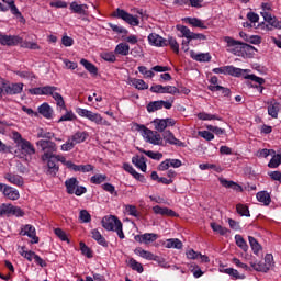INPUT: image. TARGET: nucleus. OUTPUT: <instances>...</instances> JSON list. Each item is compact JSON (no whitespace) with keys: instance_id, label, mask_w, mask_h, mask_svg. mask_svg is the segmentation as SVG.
<instances>
[{"instance_id":"f257e3e1","label":"nucleus","mask_w":281,"mask_h":281,"mask_svg":"<svg viewBox=\"0 0 281 281\" xmlns=\"http://www.w3.org/2000/svg\"><path fill=\"white\" fill-rule=\"evenodd\" d=\"M213 74H223L224 76H234L235 78H245V80H251L257 85H265V79L256 75H250L251 70L236 68L234 66H222L213 69Z\"/></svg>"},{"instance_id":"f03ea898","label":"nucleus","mask_w":281,"mask_h":281,"mask_svg":"<svg viewBox=\"0 0 281 281\" xmlns=\"http://www.w3.org/2000/svg\"><path fill=\"white\" fill-rule=\"evenodd\" d=\"M11 139H13L14 144H16L18 150L15 151L20 159H26L27 157H32V155L36 154V149L34 145L30 143V140L23 138L21 133L16 131H12L10 134Z\"/></svg>"},{"instance_id":"7ed1b4c3","label":"nucleus","mask_w":281,"mask_h":281,"mask_svg":"<svg viewBox=\"0 0 281 281\" xmlns=\"http://www.w3.org/2000/svg\"><path fill=\"white\" fill-rule=\"evenodd\" d=\"M101 225L106 232H115L121 240H124L126 236L124 235L123 224L117 216L106 215L102 218Z\"/></svg>"},{"instance_id":"20e7f679","label":"nucleus","mask_w":281,"mask_h":281,"mask_svg":"<svg viewBox=\"0 0 281 281\" xmlns=\"http://www.w3.org/2000/svg\"><path fill=\"white\" fill-rule=\"evenodd\" d=\"M176 27L178 32H180L179 37L187 38V42L182 41V49L184 52L190 49L188 46L190 45L191 41H207V36L203 35L202 33L191 32L190 29H188L186 25H177Z\"/></svg>"},{"instance_id":"39448f33","label":"nucleus","mask_w":281,"mask_h":281,"mask_svg":"<svg viewBox=\"0 0 281 281\" xmlns=\"http://www.w3.org/2000/svg\"><path fill=\"white\" fill-rule=\"evenodd\" d=\"M76 113L79 115V117H86V120H89V122H93V124H97V126H111V122L102 117V114L95 113L91 110L77 108Z\"/></svg>"},{"instance_id":"423d86ee","label":"nucleus","mask_w":281,"mask_h":281,"mask_svg":"<svg viewBox=\"0 0 281 281\" xmlns=\"http://www.w3.org/2000/svg\"><path fill=\"white\" fill-rule=\"evenodd\" d=\"M137 128L142 135V137L145 139V142H148L149 144H153L154 146H162L164 145V138H161V134L154 132L151 130H148L145 125H137Z\"/></svg>"},{"instance_id":"0eeeda50","label":"nucleus","mask_w":281,"mask_h":281,"mask_svg":"<svg viewBox=\"0 0 281 281\" xmlns=\"http://www.w3.org/2000/svg\"><path fill=\"white\" fill-rule=\"evenodd\" d=\"M224 41L226 42L227 52L231 54H234L235 56H240L243 53V49H254V46L249 44H245L240 41H236L233 37L226 36L224 37Z\"/></svg>"},{"instance_id":"6e6552de","label":"nucleus","mask_w":281,"mask_h":281,"mask_svg":"<svg viewBox=\"0 0 281 281\" xmlns=\"http://www.w3.org/2000/svg\"><path fill=\"white\" fill-rule=\"evenodd\" d=\"M66 192L68 194H76V196H82L87 194V188L80 186L78 178H69L65 181Z\"/></svg>"},{"instance_id":"1a4fd4ad","label":"nucleus","mask_w":281,"mask_h":281,"mask_svg":"<svg viewBox=\"0 0 281 281\" xmlns=\"http://www.w3.org/2000/svg\"><path fill=\"white\" fill-rule=\"evenodd\" d=\"M3 216H16V218H23V216H25V212H23L22 209L19 206L3 203L0 205V217Z\"/></svg>"},{"instance_id":"9d476101","label":"nucleus","mask_w":281,"mask_h":281,"mask_svg":"<svg viewBox=\"0 0 281 281\" xmlns=\"http://www.w3.org/2000/svg\"><path fill=\"white\" fill-rule=\"evenodd\" d=\"M114 16H116V19H122L125 21V23H128V25H132L133 27H137V25H139V18L124 11V9H116Z\"/></svg>"},{"instance_id":"9b49d317","label":"nucleus","mask_w":281,"mask_h":281,"mask_svg":"<svg viewBox=\"0 0 281 281\" xmlns=\"http://www.w3.org/2000/svg\"><path fill=\"white\" fill-rule=\"evenodd\" d=\"M138 71L144 76V78H155V71L157 74H164L166 71H170V67L168 66H154L150 70L146 66H138Z\"/></svg>"},{"instance_id":"f8f14e48","label":"nucleus","mask_w":281,"mask_h":281,"mask_svg":"<svg viewBox=\"0 0 281 281\" xmlns=\"http://www.w3.org/2000/svg\"><path fill=\"white\" fill-rule=\"evenodd\" d=\"M42 160L47 161V175L50 177H56L58 173V165H56V157L52 153H44L42 156Z\"/></svg>"},{"instance_id":"ddd939ff","label":"nucleus","mask_w":281,"mask_h":281,"mask_svg":"<svg viewBox=\"0 0 281 281\" xmlns=\"http://www.w3.org/2000/svg\"><path fill=\"white\" fill-rule=\"evenodd\" d=\"M0 192H2L3 196L9 199L10 201H19V199L21 198L19 190L1 182H0Z\"/></svg>"},{"instance_id":"4468645a","label":"nucleus","mask_w":281,"mask_h":281,"mask_svg":"<svg viewBox=\"0 0 281 281\" xmlns=\"http://www.w3.org/2000/svg\"><path fill=\"white\" fill-rule=\"evenodd\" d=\"M21 236L31 238L32 245L38 244V236H36V228L32 224L22 225L20 231Z\"/></svg>"},{"instance_id":"2eb2a0df","label":"nucleus","mask_w":281,"mask_h":281,"mask_svg":"<svg viewBox=\"0 0 281 281\" xmlns=\"http://www.w3.org/2000/svg\"><path fill=\"white\" fill-rule=\"evenodd\" d=\"M23 42V37L19 35H5L0 33V45H7L8 47H14L19 43Z\"/></svg>"},{"instance_id":"dca6fc26","label":"nucleus","mask_w":281,"mask_h":281,"mask_svg":"<svg viewBox=\"0 0 281 281\" xmlns=\"http://www.w3.org/2000/svg\"><path fill=\"white\" fill-rule=\"evenodd\" d=\"M161 109L170 110L172 109V102L170 101H151L147 104L148 113H155V111H161Z\"/></svg>"},{"instance_id":"f3484780","label":"nucleus","mask_w":281,"mask_h":281,"mask_svg":"<svg viewBox=\"0 0 281 281\" xmlns=\"http://www.w3.org/2000/svg\"><path fill=\"white\" fill-rule=\"evenodd\" d=\"M151 93H169L170 95H177L180 93V90L175 86H161L154 85L150 87Z\"/></svg>"},{"instance_id":"a211bd4d","label":"nucleus","mask_w":281,"mask_h":281,"mask_svg":"<svg viewBox=\"0 0 281 281\" xmlns=\"http://www.w3.org/2000/svg\"><path fill=\"white\" fill-rule=\"evenodd\" d=\"M149 45L154 47H168V40L161 37L157 33H151L147 37Z\"/></svg>"},{"instance_id":"6ab92c4d","label":"nucleus","mask_w":281,"mask_h":281,"mask_svg":"<svg viewBox=\"0 0 281 281\" xmlns=\"http://www.w3.org/2000/svg\"><path fill=\"white\" fill-rule=\"evenodd\" d=\"M52 91H58V88L54 86L32 88L29 90V93H31V95H49Z\"/></svg>"},{"instance_id":"aec40b11","label":"nucleus","mask_w":281,"mask_h":281,"mask_svg":"<svg viewBox=\"0 0 281 281\" xmlns=\"http://www.w3.org/2000/svg\"><path fill=\"white\" fill-rule=\"evenodd\" d=\"M36 144L40 148H42V150L44 153H50V155H54V153H56V150H58L56 143H54L52 140L41 139Z\"/></svg>"},{"instance_id":"412c9836","label":"nucleus","mask_w":281,"mask_h":281,"mask_svg":"<svg viewBox=\"0 0 281 281\" xmlns=\"http://www.w3.org/2000/svg\"><path fill=\"white\" fill-rule=\"evenodd\" d=\"M37 113H40L42 117H45V120H52V117H54V109L47 102L42 103L37 108Z\"/></svg>"},{"instance_id":"4be33fe9","label":"nucleus","mask_w":281,"mask_h":281,"mask_svg":"<svg viewBox=\"0 0 281 281\" xmlns=\"http://www.w3.org/2000/svg\"><path fill=\"white\" fill-rule=\"evenodd\" d=\"M159 238V235L155 233H145L143 235H136L134 239L136 243H143L144 245H149V243H155Z\"/></svg>"},{"instance_id":"5701e85b","label":"nucleus","mask_w":281,"mask_h":281,"mask_svg":"<svg viewBox=\"0 0 281 281\" xmlns=\"http://www.w3.org/2000/svg\"><path fill=\"white\" fill-rule=\"evenodd\" d=\"M69 8L74 14H80L81 16H87V14H89V5L80 4L78 1L71 2Z\"/></svg>"},{"instance_id":"b1692460","label":"nucleus","mask_w":281,"mask_h":281,"mask_svg":"<svg viewBox=\"0 0 281 281\" xmlns=\"http://www.w3.org/2000/svg\"><path fill=\"white\" fill-rule=\"evenodd\" d=\"M268 104V115L273 117V120H278V113H280V103L276 101V99H270L267 102Z\"/></svg>"},{"instance_id":"393cba45","label":"nucleus","mask_w":281,"mask_h":281,"mask_svg":"<svg viewBox=\"0 0 281 281\" xmlns=\"http://www.w3.org/2000/svg\"><path fill=\"white\" fill-rule=\"evenodd\" d=\"M134 254L136 256H139V258H144L145 260H154L155 262H159V256H156L150 251L144 250L142 247H137L134 250Z\"/></svg>"},{"instance_id":"a878e982","label":"nucleus","mask_w":281,"mask_h":281,"mask_svg":"<svg viewBox=\"0 0 281 281\" xmlns=\"http://www.w3.org/2000/svg\"><path fill=\"white\" fill-rule=\"evenodd\" d=\"M189 54L190 58L196 63H210V60H212V55H210V53H196L194 50H190Z\"/></svg>"},{"instance_id":"bb28decb","label":"nucleus","mask_w":281,"mask_h":281,"mask_svg":"<svg viewBox=\"0 0 281 281\" xmlns=\"http://www.w3.org/2000/svg\"><path fill=\"white\" fill-rule=\"evenodd\" d=\"M23 91V83H5L4 93L8 95H16Z\"/></svg>"},{"instance_id":"cd10ccee","label":"nucleus","mask_w":281,"mask_h":281,"mask_svg":"<svg viewBox=\"0 0 281 281\" xmlns=\"http://www.w3.org/2000/svg\"><path fill=\"white\" fill-rule=\"evenodd\" d=\"M127 85H131L138 91H146V89H148V83H146V81H144L143 79L128 78Z\"/></svg>"},{"instance_id":"c85d7f7f","label":"nucleus","mask_w":281,"mask_h":281,"mask_svg":"<svg viewBox=\"0 0 281 281\" xmlns=\"http://www.w3.org/2000/svg\"><path fill=\"white\" fill-rule=\"evenodd\" d=\"M220 273H226L232 280H245V274L238 273V270L234 268H220Z\"/></svg>"},{"instance_id":"c756f323","label":"nucleus","mask_w":281,"mask_h":281,"mask_svg":"<svg viewBox=\"0 0 281 281\" xmlns=\"http://www.w3.org/2000/svg\"><path fill=\"white\" fill-rule=\"evenodd\" d=\"M184 23H188L192 27H200V30H207V25L205 24V21L199 18H186Z\"/></svg>"},{"instance_id":"7c9ffc66","label":"nucleus","mask_w":281,"mask_h":281,"mask_svg":"<svg viewBox=\"0 0 281 281\" xmlns=\"http://www.w3.org/2000/svg\"><path fill=\"white\" fill-rule=\"evenodd\" d=\"M91 238H93L98 245H101V247H109V241H106V238H104L102 233H100V231L97 228L91 231Z\"/></svg>"},{"instance_id":"2f4dec72","label":"nucleus","mask_w":281,"mask_h":281,"mask_svg":"<svg viewBox=\"0 0 281 281\" xmlns=\"http://www.w3.org/2000/svg\"><path fill=\"white\" fill-rule=\"evenodd\" d=\"M164 139L167 142V144H171V146H184L183 142L175 137V134H172L170 131H166L164 133Z\"/></svg>"},{"instance_id":"473e14b6","label":"nucleus","mask_w":281,"mask_h":281,"mask_svg":"<svg viewBox=\"0 0 281 281\" xmlns=\"http://www.w3.org/2000/svg\"><path fill=\"white\" fill-rule=\"evenodd\" d=\"M48 95H52V98L55 100L57 106L61 111H67V105H65V99L63 98V94L56 92V90H50V93Z\"/></svg>"},{"instance_id":"72a5a7b5","label":"nucleus","mask_w":281,"mask_h":281,"mask_svg":"<svg viewBox=\"0 0 281 281\" xmlns=\"http://www.w3.org/2000/svg\"><path fill=\"white\" fill-rule=\"evenodd\" d=\"M166 249H183V243L178 238H170L162 243Z\"/></svg>"},{"instance_id":"f704fd0d","label":"nucleus","mask_w":281,"mask_h":281,"mask_svg":"<svg viewBox=\"0 0 281 281\" xmlns=\"http://www.w3.org/2000/svg\"><path fill=\"white\" fill-rule=\"evenodd\" d=\"M218 181L223 188H231L232 190H236L237 192H243V187H240L238 183L227 180L225 178H218Z\"/></svg>"},{"instance_id":"c9c22d12","label":"nucleus","mask_w":281,"mask_h":281,"mask_svg":"<svg viewBox=\"0 0 281 281\" xmlns=\"http://www.w3.org/2000/svg\"><path fill=\"white\" fill-rule=\"evenodd\" d=\"M4 179L9 181V183H12L13 186H23V177L19 175L8 172L4 175Z\"/></svg>"},{"instance_id":"e433bc0d","label":"nucleus","mask_w":281,"mask_h":281,"mask_svg":"<svg viewBox=\"0 0 281 281\" xmlns=\"http://www.w3.org/2000/svg\"><path fill=\"white\" fill-rule=\"evenodd\" d=\"M155 214H160V216H177V213L168 207H161L156 205L153 207Z\"/></svg>"},{"instance_id":"4c0bfd02","label":"nucleus","mask_w":281,"mask_h":281,"mask_svg":"<svg viewBox=\"0 0 281 281\" xmlns=\"http://www.w3.org/2000/svg\"><path fill=\"white\" fill-rule=\"evenodd\" d=\"M72 172H93V170H95V167H93V165H76L74 164L72 166Z\"/></svg>"},{"instance_id":"58836bf2","label":"nucleus","mask_w":281,"mask_h":281,"mask_svg":"<svg viewBox=\"0 0 281 281\" xmlns=\"http://www.w3.org/2000/svg\"><path fill=\"white\" fill-rule=\"evenodd\" d=\"M132 164H134V166H136V168L142 170V172H146L147 165H146L145 157L134 156L132 158Z\"/></svg>"},{"instance_id":"ea45409f","label":"nucleus","mask_w":281,"mask_h":281,"mask_svg":"<svg viewBox=\"0 0 281 281\" xmlns=\"http://www.w3.org/2000/svg\"><path fill=\"white\" fill-rule=\"evenodd\" d=\"M131 52V46L126 43H120L116 45L114 49V54H117L119 56H128Z\"/></svg>"},{"instance_id":"a19ab883","label":"nucleus","mask_w":281,"mask_h":281,"mask_svg":"<svg viewBox=\"0 0 281 281\" xmlns=\"http://www.w3.org/2000/svg\"><path fill=\"white\" fill-rule=\"evenodd\" d=\"M257 201L262 203V205H270L271 204V195L267 191H259L257 194Z\"/></svg>"},{"instance_id":"79ce46f5","label":"nucleus","mask_w":281,"mask_h":281,"mask_svg":"<svg viewBox=\"0 0 281 281\" xmlns=\"http://www.w3.org/2000/svg\"><path fill=\"white\" fill-rule=\"evenodd\" d=\"M19 254L22 256V258H25L29 260V262H32L36 258V252L32 250H27L25 246H22L19 248Z\"/></svg>"},{"instance_id":"37998d69","label":"nucleus","mask_w":281,"mask_h":281,"mask_svg":"<svg viewBox=\"0 0 281 281\" xmlns=\"http://www.w3.org/2000/svg\"><path fill=\"white\" fill-rule=\"evenodd\" d=\"M89 137V132H76L70 138L76 144H82Z\"/></svg>"},{"instance_id":"c03bdc74","label":"nucleus","mask_w":281,"mask_h":281,"mask_svg":"<svg viewBox=\"0 0 281 281\" xmlns=\"http://www.w3.org/2000/svg\"><path fill=\"white\" fill-rule=\"evenodd\" d=\"M80 65H82V67H85V69H87L89 74H93V76H98V67H95V65H93L89 60L82 58L80 60Z\"/></svg>"},{"instance_id":"a18cd8bd","label":"nucleus","mask_w":281,"mask_h":281,"mask_svg":"<svg viewBox=\"0 0 281 281\" xmlns=\"http://www.w3.org/2000/svg\"><path fill=\"white\" fill-rule=\"evenodd\" d=\"M75 120H78L76 113L71 110H66L65 114L57 122L60 124V122H75Z\"/></svg>"},{"instance_id":"49530a36","label":"nucleus","mask_w":281,"mask_h":281,"mask_svg":"<svg viewBox=\"0 0 281 281\" xmlns=\"http://www.w3.org/2000/svg\"><path fill=\"white\" fill-rule=\"evenodd\" d=\"M139 153H143L144 155L149 157V159H155L156 161H160V159H164V154L159 151L139 149Z\"/></svg>"},{"instance_id":"de8ad7c7","label":"nucleus","mask_w":281,"mask_h":281,"mask_svg":"<svg viewBox=\"0 0 281 281\" xmlns=\"http://www.w3.org/2000/svg\"><path fill=\"white\" fill-rule=\"evenodd\" d=\"M198 119L199 120H202L204 122H212V120H217V121H221V117H218V115L216 114H210L207 112H200L198 114Z\"/></svg>"},{"instance_id":"09e8293b","label":"nucleus","mask_w":281,"mask_h":281,"mask_svg":"<svg viewBox=\"0 0 281 281\" xmlns=\"http://www.w3.org/2000/svg\"><path fill=\"white\" fill-rule=\"evenodd\" d=\"M153 124L155 130L158 131L159 133H164L167 128L166 119H156L154 120Z\"/></svg>"},{"instance_id":"8fccbe9b","label":"nucleus","mask_w":281,"mask_h":281,"mask_svg":"<svg viewBox=\"0 0 281 281\" xmlns=\"http://www.w3.org/2000/svg\"><path fill=\"white\" fill-rule=\"evenodd\" d=\"M109 177L104 173H97L90 178V182L93 183L94 186H100L101 183H104Z\"/></svg>"},{"instance_id":"3c124183","label":"nucleus","mask_w":281,"mask_h":281,"mask_svg":"<svg viewBox=\"0 0 281 281\" xmlns=\"http://www.w3.org/2000/svg\"><path fill=\"white\" fill-rule=\"evenodd\" d=\"M249 245L251 247L252 252L258 256V254L262 250V246L256 240L254 237H248Z\"/></svg>"},{"instance_id":"603ef678","label":"nucleus","mask_w":281,"mask_h":281,"mask_svg":"<svg viewBox=\"0 0 281 281\" xmlns=\"http://www.w3.org/2000/svg\"><path fill=\"white\" fill-rule=\"evenodd\" d=\"M211 228L216 234H220V236H227V234H229V229L223 227L221 224L211 223Z\"/></svg>"},{"instance_id":"864d4df0","label":"nucleus","mask_w":281,"mask_h":281,"mask_svg":"<svg viewBox=\"0 0 281 281\" xmlns=\"http://www.w3.org/2000/svg\"><path fill=\"white\" fill-rule=\"evenodd\" d=\"M128 267H131L133 271H137V273H144V266H142V263L135 260L134 258H131L128 260Z\"/></svg>"},{"instance_id":"5fc2aeb1","label":"nucleus","mask_w":281,"mask_h":281,"mask_svg":"<svg viewBox=\"0 0 281 281\" xmlns=\"http://www.w3.org/2000/svg\"><path fill=\"white\" fill-rule=\"evenodd\" d=\"M272 158L270 159L269 164H268V168H278V166H280L281 164V151H279L278 154H272Z\"/></svg>"},{"instance_id":"6e6d98bb","label":"nucleus","mask_w":281,"mask_h":281,"mask_svg":"<svg viewBox=\"0 0 281 281\" xmlns=\"http://www.w3.org/2000/svg\"><path fill=\"white\" fill-rule=\"evenodd\" d=\"M235 243L239 249H243L245 252L249 251L247 241H245V238H243L240 235H235Z\"/></svg>"},{"instance_id":"4d7b16f0","label":"nucleus","mask_w":281,"mask_h":281,"mask_svg":"<svg viewBox=\"0 0 281 281\" xmlns=\"http://www.w3.org/2000/svg\"><path fill=\"white\" fill-rule=\"evenodd\" d=\"M250 266L255 271H259L261 273H267V271H269V268L266 267L265 262L262 261L250 262Z\"/></svg>"},{"instance_id":"13d9d810","label":"nucleus","mask_w":281,"mask_h":281,"mask_svg":"<svg viewBox=\"0 0 281 281\" xmlns=\"http://www.w3.org/2000/svg\"><path fill=\"white\" fill-rule=\"evenodd\" d=\"M209 91H221L222 95H229L232 93V91L229 90V88H225V87H222V86H209L207 87Z\"/></svg>"},{"instance_id":"bf43d9fd","label":"nucleus","mask_w":281,"mask_h":281,"mask_svg":"<svg viewBox=\"0 0 281 281\" xmlns=\"http://www.w3.org/2000/svg\"><path fill=\"white\" fill-rule=\"evenodd\" d=\"M199 168L200 170H214L215 172H223V168L214 164H200Z\"/></svg>"},{"instance_id":"052dcab7","label":"nucleus","mask_w":281,"mask_h":281,"mask_svg":"<svg viewBox=\"0 0 281 281\" xmlns=\"http://www.w3.org/2000/svg\"><path fill=\"white\" fill-rule=\"evenodd\" d=\"M236 212L241 216H246V217L251 216V214L249 213V206H247L246 204H241V203L237 204Z\"/></svg>"},{"instance_id":"680f3d73","label":"nucleus","mask_w":281,"mask_h":281,"mask_svg":"<svg viewBox=\"0 0 281 281\" xmlns=\"http://www.w3.org/2000/svg\"><path fill=\"white\" fill-rule=\"evenodd\" d=\"M100 58H102L106 63H115V60H117V57H115V53L113 52L101 53Z\"/></svg>"},{"instance_id":"e2e57ef3","label":"nucleus","mask_w":281,"mask_h":281,"mask_svg":"<svg viewBox=\"0 0 281 281\" xmlns=\"http://www.w3.org/2000/svg\"><path fill=\"white\" fill-rule=\"evenodd\" d=\"M55 159H56V161H60V164L66 166V168H68V170L72 169L71 166H74V162L71 160H67V158H65V156L55 155Z\"/></svg>"},{"instance_id":"0e129e2a","label":"nucleus","mask_w":281,"mask_h":281,"mask_svg":"<svg viewBox=\"0 0 281 281\" xmlns=\"http://www.w3.org/2000/svg\"><path fill=\"white\" fill-rule=\"evenodd\" d=\"M76 144L74 143V140L70 138L67 139V142L65 144H63L60 146V150H63V153H69V150H74Z\"/></svg>"},{"instance_id":"69168bd1","label":"nucleus","mask_w":281,"mask_h":281,"mask_svg":"<svg viewBox=\"0 0 281 281\" xmlns=\"http://www.w3.org/2000/svg\"><path fill=\"white\" fill-rule=\"evenodd\" d=\"M9 9L11 11V14H13V16H15L16 19H22L23 21V14L21 13V11H19V8H16L14 0L9 4Z\"/></svg>"},{"instance_id":"338daca9","label":"nucleus","mask_w":281,"mask_h":281,"mask_svg":"<svg viewBox=\"0 0 281 281\" xmlns=\"http://www.w3.org/2000/svg\"><path fill=\"white\" fill-rule=\"evenodd\" d=\"M167 45L170 46V48L172 49V52H175V54H179V43L177 42V38L169 37L167 40Z\"/></svg>"},{"instance_id":"774afa93","label":"nucleus","mask_w":281,"mask_h":281,"mask_svg":"<svg viewBox=\"0 0 281 281\" xmlns=\"http://www.w3.org/2000/svg\"><path fill=\"white\" fill-rule=\"evenodd\" d=\"M79 221H81V223H91V214H89V211L81 210L79 213Z\"/></svg>"}]
</instances>
